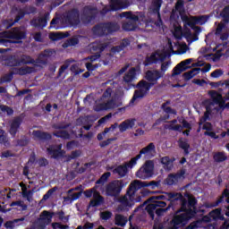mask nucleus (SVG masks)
I'll use <instances>...</instances> for the list:
<instances>
[{
    "label": "nucleus",
    "instance_id": "7c9ffc66",
    "mask_svg": "<svg viewBox=\"0 0 229 229\" xmlns=\"http://www.w3.org/2000/svg\"><path fill=\"white\" fill-rule=\"evenodd\" d=\"M133 126H135V120H126L119 125V130L120 131H126V130H130Z\"/></svg>",
    "mask_w": 229,
    "mask_h": 229
},
{
    "label": "nucleus",
    "instance_id": "f704fd0d",
    "mask_svg": "<svg viewBox=\"0 0 229 229\" xmlns=\"http://www.w3.org/2000/svg\"><path fill=\"white\" fill-rule=\"evenodd\" d=\"M22 17H24V14H21L18 15L16 17V19L14 20V21H12L10 20H6L4 21L3 26L4 28V30H8V28H12V26H13L14 22H19V21H21V19H22Z\"/></svg>",
    "mask_w": 229,
    "mask_h": 229
},
{
    "label": "nucleus",
    "instance_id": "e2e57ef3",
    "mask_svg": "<svg viewBox=\"0 0 229 229\" xmlns=\"http://www.w3.org/2000/svg\"><path fill=\"white\" fill-rule=\"evenodd\" d=\"M193 83H195V85H199V87H203L204 85H207V81L205 80H199V79H194Z\"/></svg>",
    "mask_w": 229,
    "mask_h": 229
},
{
    "label": "nucleus",
    "instance_id": "b1692460",
    "mask_svg": "<svg viewBox=\"0 0 229 229\" xmlns=\"http://www.w3.org/2000/svg\"><path fill=\"white\" fill-rule=\"evenodd\" d=\"M209 85L212 87V89H226L227 93L224 97V99L228 100L229 99V81H218V82H210Z\"/></svg>",
    "mask_w": 229,
    "mask_h": 229
},
{
    "label": "nucleus",
    "instance_id": "7ed1b4c3",
    "mask_svg": "<svg viewBox=\"0 0 229 229\" xmlns=\"http://www.w3.org/2000/svg\"><path fill=\"white\" fill-rule=\"evenodd\" d=\"M162 6V0H153L152 6L150 10L153 13H157L158 21L155 22L153 21H146V17L144 14L140 13H131V12L122 13L120 17H125V19H129L127 22L123 24V30L125 31H135L137 30V24L139 22H143L145 26H151L152 28L162 26V20H160V7Z\"/></svg>",
    "mask_w": 229,
    "mask_h": 229
},
{
    "label": "nucleus",
    "instance_id": "412c9836",
    "mask_svg": "<svg viewBox=\"0 0 229 229\" xmlns=\"http://www.w3.org/2000/svg\"><path fill=\"white\" fill-rule=\"evenodd\" d=\"M210 50L216 51V54L206 55H204V58H206V60H212V62H217L219 58H221V55H223V53H221V51L223 50V48H221V45H218L217 47H216V45L213 44L210 47Z\"/></svg>",
    "mask_w": 229,
    "mask_h": 229
},
{
    "label": "nucleus",
    "instance_id": "5701e85b",
    "mask_svg": "<svg viewBox=\"0 0 229 229\" xmlns=\"http://www.w3.org/2000/svg\"><path fill=\"white\" fill-rule=\"evenodd\" d=\"M137 74H139V68H131L123 76V81L125 83H131L137 80Z\"/></svg>",
    "mask_w": 229,
    "mask_h": 229
},
{
    "label": "nucleus",
    "instance_id": "2eb2a0df",
    "mask_svg": "<svg viewBox=\"0 0 229 229\" xmlns=\"http://www.w3.org/2000/svg\"><path fill=\"white\" fill-rule=\"evenodd\" d=\"M168 130H173L174 131H182L183 128L191 130V123H187L184 118L181 117L177 120H173L165 125Z\"/></svg>",
    "mask_w": 229,
    "mask_h": 229
},
{
    "label": "nucleus",
    "instance_id": "c9c22d12",
    "mask_svg": "<svg viewBox=\"0 0 229 229\" xmlns=\"http://www.w3.org/2000/svg\"><path fill=\"white\" fill-rule=\"evenodd\" d=\"M128 223V217L123 215H116L115 216V225L118 226H124Z\"/></svg>",
    "mask_w": 229,
    "mask_h": 229
},
{
    "label": "nucleus",
    "instance_id": "6ab92c4d",
    "mask_svg": "<svg viewBox=\"0 0 229 229\" xmlns=\"http://www.w3.org/2000/svg\"><path fill=\"white\" fill-rule=\"evenodd\" d=\"M123 187H124L123 181H114L106 187V194L107 196H117L123 190Z\"/></svg>",
    "mask_w": 229,
    "mask_h": 229
},
{
    "label": "nucleus",
    "instance_id": "f257e3e1",
    "mask_svg": "<svg viewBox=\"0 0 229 229\" xmlns=\"http://www.w3.org/2000/svg\"><path fill=\"white\" fill-rule=\"evenodd\" d=\"M180 17L182 22H184L185 26H190L194 32H191V30L187 28H185L184 30H182V26L177 23L174 25L173 35L174 38L180 40L182 37H184L189 44L196 42V40H198V33H201V29L196 25L199 24V26H202V24H205L207 21H208V18H207V16L189 17L187 14H185V11L183 10V0L177 1L175 9L172 12V22H178V19H180Z\"/></svg>",
    "mask_w": 229,
    "mask_h": 229
},
{
    "label": "nucleus",
    "instance_id": "e433bc0d",
    "mask_svg": "<svg viewBox=\"0 0 229 229\" xmlns=\"http://www.w3.org/2000/svg\"><path fill=\"white\" fill-rule=\"evenodd\" d=\"M139 183L140 184L141 189L142 187H150L151 189H157V187L160 185V182L155 181L149 182L139 181Z\"/></svg>",
    "mask_w": 229,
    "mask_h": 229
},
{
    "label": "nucleus",
    "instance_id": "680f3d73",
    "mask_svg": "<svg viewBox=\"0 0 229 229\" xmlns=\"http://www.w3.org/2000/svg\"><path fill=\"white\" fill-rule=\"evenodd\" d=\"M169 67H171V61H166V62L163 63L161 65L162 72H165V71H167V69H169Z\"/></svg>",
    "mask_w": 229,
    "mask_h": 229
},
{
    "label": "nucleus",
    "instance_id": "774afa93",
    "mask_svg": "<svg viewBox=\"0 0 229 229\" xmlns=\"http://www.w3.org/2000/svg\"><path fill=\"white\" fill-rule=\"evenodd\" d=\"M111 117H112V114L106 115L105 117L101 118L98 121V124H103V123H106V121H108V119H110Z\"/></svg>",
    "mask_w": 229,
    "mask_h": 229
},
{
    "label": "nucleus",
    "instance_id": "09e8293b",
    "mask_svg": "<svg viewBox=\"0 0 229 229\" xmlns=\"http://www.w3.org/2000/svg\"><path fill=\"white\" fill-rule=\"evenodd\" d=\"M225 74V72L221 69H216L214 72H211L210 76L211 78H221Z\"/></svg>",
    "mask_w": 229,
    "mask_h": 229
},
{
    "label": "nucleus",
    "instance_id": "c03bdc74",
    "mask_svg": "<svg viewBox=\"0 0 229 229\" xmlns=\"http://www.w3.org/2000/svg\"><path fill=\"white\" fill-rule=\"evenodd\" d=\"M117 126H119V125L117 123H114L110 128L105 129L103 133H100L98 135V140H103V135H106V133H108V131H114V130H115V128H117Z\"/></svg>",
    "mask_w": 229,
    "mask_h": 229
},
{
    "label": "nucleus",
    "instance_id": "ddd939ff",
    "mask_svg": "<svg viewBox=\"0 0 229 229\" xmlns=\"http://www.w3.org/2000/svg\"><path fill=\"white\" fill-rule=\"evenodd\" d=\"M192 62H194V59L190 58L182 61L180 64H178L173 71V73L170 77V81H180V74H182L183 71H187L189 65H191Z\"/></svg>",
    "mask_w": 229,
    "mask_h": 229
},
{
    "label": "nucleus",
    "instance_id": "bf43d9fd",
    "mask_svg": "<svg viewBox=\"0 0 229 229\" xmlns=\"http://www.w3.org/2000/svg\"><path fill=\"white\" fill-rule=\"evenodd\" d=\"M56 191V188H53L51 190H49L44 196H43V199L46 201L47 199H49V198H51V196H53V192H55Z\"/></svg>",
    "mask_w": 229,
    "mask_h": 229
},
{
    "label": "nucleus",
    "instance_id": "49530a36",
    "mask_svg": "<svg viewBox=\"0 0 229 229\" xmlns=\"http://www.w3.org/2000/svg\"><path fill=\"white\" fill-rule=\"evenodd\" d=\"M92 47L95 51H105V48L106 47V44L94 43Z\"/></svg>",
    "mask_w": 229,
    "mask_h": 229
},
{
    "label": "nucleus",
    "instance_id": "13d9d810",
    "mask_svg": "<svg viewBox=\"0 0 229 229\" xmlns=\"http://www.w3.org/2000/svg\"><path fill=\"white\" fill-rule=\"evenodd\" d=\"M52 228L53 229H68L69 226L64 225L61 223H54L52 224Z\"/></svg>",
    "mask_w": 229,
    "mask_h": 229
},
{
    "label": "nucleus",
    "instance_id": "bb28decb",
    "mask_svg": "<svg viewBox=\"0 0 229 229\" xmlns=\"http://www.w3.org/2000/svg\"><path fill=\"white\" fill-rule=\"evenodd\" d=\"M68 23L71 26H78L80 24V13L78 10H73L68 16Z\"/></svg>",
    "mask_w": 229,
    "mask_h": 229
},
{
    "label": "nucleus",
    "instance_id": "f8f14e48",
    "mask_svg": "<svg viewBox=\"0 0 229 229\" xmlns=\"http://www.w3.org/2000/svg\"><path fill=\"white\" fill-rule=\"evenodd\" d=\"M140 160V156H136L132 157L129 162L117 166L114 171V174H118L120 178H124L128 174V169H133L137 165V161Z\"/></svg>",
    "mask_w": 229,
    "mask_h": 229
},
{
    "label": "nucleus",
    "instance_id": "1a4fd4ad",
    "mask_svg": "<svg viewBox=\"0 0 229 229\" xmlns=\"http://www.w3.org/2000/svg\"><path fill=\"white\" fill-rule=\"evenodd\" d=\"M146 81H141L138 84V90L135 91L133 98H131L130 105H133L136 101H139V99H142L144 96L149 92V89L153 87V85H156V83L162 78V72L158 71H148L146 73L145 76Z\"/></svg>",
    "mask_w": 229,
    "mask_h": 229
},
{
    "label": "nucleus",
    "instance_id": "3c124183",
    "mask_svg": "<svg viewBox=\"0 0 229 229\" xmlns=\"http://www.w3.org/2000/svg\"><path fill=\"white\" fill-rule=\"evenodd\" d=\"M85 13H87V19L92 18V15L96 13V9H92L91 7H86L84 9Z\"/></svg>",
    "mask_w": 229,
    "mask_h": 229
},
{
    "label": "nucleus",
    "instance_id": "603ef678",
    "mask_svg": "<svg viewBox=\"0 0 229 229\" xmlns=\"http://www.w3.org/2000/svg\"><path fill=\"white\" fill-rule=\"evenodd\" d=\"M30 72H33V69L25 66L18 71V74H29Z\"/></svg>",
    "mask_w": 229,
    "mask_h": 229
},
{
    "label": "nucleus",
    "instance_id": "4c0bfd02",
    "mask_svg": "<svg viewBox=\"0 0 229 229\" xmlns=\"http://www.w3.org/2000/svg\"><path fill=\"white\" fill-rule=\"evenodd\" d=\"M220 16L223 17L224 22L228 24V22H229V0L227 1V5L221 12Z\"/></svg>",
    "mask_w": 229,
    "mask_h": 229
},
{
    "label": "nucleus",
    "instance_id": "69168bd1",
    "mask_svg": "<svg viewBox=\"0 0 229 229\" xmlns=\"http://www.w3.org/2000/svg\"><path fill=\"white\" fill-rule=\"evenodd\" d=\"M92 228H94V224L92 223H87L83 226L79 225L77 227V229H92Z\"/></svg>",
    "mask_w": 229,
    "mask_h": 229
},
{
    "label": "nucleus",
    "instance_id": "79ce46f5",
    "mask_svg": "<svg viewBox=\"0 0 229 229\" xmlns=\"http://www.w3.org/2000/svg\"><path fill=\"white\" fill-rule=\"evenodd\" d=\"M179 146L184 150L185 155H189V142L187 140L181 139L179 140Z\"/></svg>",
    "mask_w": 229,
    "mask_h": 229
},
{
    "label": "nucleus",
    "instance_id": "423d86ee",
    "mask_svg": "<svg viewBox=\"0 0 229 229\" xmlns=\"http://www.w3.org/2000/svg\"><path fill=\"white\" fill-rule=\"evenodd\" d=\"M177 198H182V194L163 193L162 195L153 196L148 199V205H147L146 210L153 219L155 217V212L157 216H162L170 208V206H168L167 208H164L167 204L165 201H160L159 199H166V201H170V199H176Z\"/></svg>",
    "mask_w": 229,
    "mask_h": 229
},
{
    "label": "nucleus",
    "instance_id": "393cba45",
    "mask_svg": "<svg viewBox=\"0 0 229 229\" xmlns=\"http://www.w3.org/2000/svg\"><path fill=\"white\" fill-rule=\"evenodd\" d=\"M4 37L7 38H14L15 40H21L24 38L25 34L21 29H13V31L4 32Z\"/></svg>",
    "mask_w": 229,
    "mask_h": 229
},
{
    "label": "nucleus",
    "instance_id": "de8ad7c7",
    "mask_svg": "<svg viewBox=\"0 0 229 229\" xmlns=\"http://www.w3.org/2000/svg\"><path fill=\"white\" fill-rule=\"evenodd\" d=\"M162 108L165 113L170 114V115H176V112L174 109H172L170 106H168L167 105L164 104L162 106Z\"/></svg>",
    "mask_w": 229,
    "mask_h": 229
},
{
    "label": "nucleus",
    "instance_id": "cd10ccee",
    "mask_svg": "<svg viewBox=\"0 0 229 229\" xmlns=\"http://www.w3.org/2000/svg\"><path fill=\"white\" fill-rule=\"evenodd\" d=\"M47 152L53 158H58V157H64V151L62 150V145L57 147H50L47 148Z\"/></svg>",
    "mask_w": 229,
    "mask_h": 229
},
{
    "label": "nucleus",
    "instance_id": "9d476101",
    "mask_svg": "<svg viewBox=\"0 0 229 229\" xmlns=\"http://www.w3.org/2000/svg\"><path fill=\"white\" fill-rule=\"evenodd\" d=\"M219 219L224 220L225 217L223 214H221V209L216 208L211 211L208 216H203L201 220L191 223L186 229H198L203 223H210V221H217Z\"/></svg>",
    "mask_w": 229,
    "mask_h": 229
},
{
    "label": "nucleus",
    "instance_id": "9b49d317",
    "mask_svg": "<svg viewBox=\"0 0 229 229\" xmlns=\"http://www.w3.org/2000/svg\"><path fill=\"white\" fill-rule=\"evenodd\" d=\"M98 58H99V55H91L90 57L84 58L80 63L72 64L71 66L72 72H74V74H81V72H83V70L80 69L83 64L86 65L88 71H96L98 65H93L92 62H96Z\"/></svg>",
    "mask_w": 229,
    "mask_h": 229
},
{
    "label": "nucleus",
    "instance_id": "2f4dec72",
    "mask_svg": "<svg viewBox=\"0 0 229 229\" xmlns=\"http://www.w3.org/2000/svg\"><path fill=\"white\" fill-rule=\"evenodd\" d=\"M199 72H201V69L194 68L189 72H186L183 74V78H184V80H192V78H194V76H198V74H199Z\"/></svg>",
    "mask_w": 229,
    "mask_h": 229
},
{
    "label": "nucleus",
    "instance_id": "6e6552de",
    "mask_svg": "<svg viewBox=\"0 0 229 229\" xmlns=\"http://www.w3.org/2000/svg\"><path fill=\"white\" fill-rule=\"evenodd\" d=\"M187 51H189V47H187V44H179L177 46V51L174 52L173 42H171V39H168L165 47L157 50L147 58L145 65H149V64H156V62L162 61L166 58V56H171V55H185Z\"/></svg>",
    "mask_w": 229,
    "mask_h": 229
},
{
    "label": "nucleus",
    "instance_id": "338daca9",
    "mask_svg": "<svg viewBox=\"0 0 229 229\" xmlns=\"http://www.w3.org/2000/svg\"><path fill=\"white\" fill-rule=\"evenodd\" d=\"M205 65V63L201 61V57H199L198 62L191 64V67H202Z\"/></svg>",
    "mask_w": 229,
    "mask_h": 229
},
{
    "label": "nucleus",
    "instance_id": "4468645a",
    "mask_svg": "<svg viewBox=\"0 0 229 229\" xmlns=\"http://www.w3.org/2000/svg\"><path fill=\"white\" fill-rule=\"evenodd\" d=\"M155 169V164L153 161H147L137 172L136 176L140 180H148L153 176V170Z\"/></svg>",
    "mask_w": 229,
    "mask_h": 229
},
{
    "label": "nucleus",
    "instance_id": "a18cd8bd",
    "mask_svg": "<svg viewBox=\"0 0 229 229\" xmlns=\"http://www.w3.org/2000/svg\"><path fill=\"white\" fill-rule=\"evenodd\" d=\"M55 137H61L63 139H71V134L65 129H61L57 133H55Z\"/></svg>",
    "mask_w": 229,
    "mask_h": 229
},
{
    "label": "nucleus",
    "instance_id": "4d7b16f0",
    "mask_svg": "<svg viewBox=\"0 0 229 229\" xmlns=\"http://www.w3.org/2000/svg\"><path fill=\"white\" fill-rule=\"evenodd\" d=\"M69 65H71V63L69 61H66L64 64H63L60 68L59 74H64L67 69H69Z\"/></svg>",
    "mask_w": 229,
    "mask_h": 229
},
{
    "label": "nucleus",
    "instance_id": "6e6d98bb",
    "mask_svg": "<svg viewBox=\"0 0 229 229\" xmlns=\"http://www.w3.org/2000/svg\"><path fill=\"white\" fill-rule=\"evenodd\" d=\"M221 201H223V199H220L216 200V202L206 203L205 208H214V207H217V205H219V203H221Z\"/></svg>",
    "mask_w": 229,
    "mask_h": 229
},
{
    "label": "nucleus",
    "instance_id": "c85d7f7f",
    "mask_svg": "<svg viewBox=\"0 0 229 229\" xmlns=\"http://www.w3.org/2000/svg\"><path fill=\"white\" fill-rule=\"evenodd\" d=\"M47 20H49V13H47L45 16V18L38 19V20H33L31 21L32 26H35V28H46L47 26Z\"/></svg>",
    "mask_w": 229,
    "mask_h": 229
},
{
    "label": "nucleus",
    "instance_id": "37998d69",
    "mask_svg": "<svg viewBox=\"0 0 229 229\" xmlns=\"http://www.w3.org/2000/svg\"><path fill=\"white\" fill-rule=\"evenodd\" d=\"M227 157L225 152H218L214 155V160L215 162H225L226 160Z\"/></svg>",
    "mask_w": 229,
    "mask_h": 229
},
{
    "label": "nucleus",
    "instance_id": "4be33fe9",
    "mask_svg": "<svg viewBox=\"0 0 229 229\" xmlns=\"http://www.w3.org/2000/svg\"><path fill=\"white\" fill-rule=\"evenodd\" d=\"M142 155H145V158H151V157H155V145H153V143H149L140 151V154L137 155V157L140 156V158H141Z\"/></svg>",
    "mask_w": 229,
    "mask_h": 229
},
{
    "label": "nucleus",
    "instance_id": "58836bf2",
    "mask_svg": "<svg viewBox=\"0 0 229 229\" xmlns=\"http://www.w3.org/2000/svg\"><path fill=\"white\" fill-rule=\"evenodd\" d=\"M21 124L20 119H15L11 124L10 133L11 135H15L17 133V128H19Z\"/></svg>",
    "mask_w": 229,
    "mask_h": 229
},
{
    "label": "nucleus",
    "instance_id": "f3484780",
    "mask_svg": "<svg viewBox=\"0 0 229 229\" xmlns=\"http://www.w3.org/2000/svg\"><path fill=\"white\" fill-rule=\"evenodd\" d=\"M86 198H92L93 199L89 203V207H99L103 203V197L96 191V188L87 190L84 191Z\"/></svg>",
    "mask_w": 229,
    "mask_h": 229
},
{
    "label": "nucleus",
    "instance_id": "aec40b11",
    "mask_svg": "<svg viewBox=\"0 0 229 229\" xmlns=\"http://www.w3.org/2000/svg\"><path fill=\"white\" fill-rule=\"evenodd\" d=\"M185 179V171L182 170L176 174H169L165 179L166 185H174V183H178V182H182Z\"/></svg>",
    "mask_w": 229,
    "mask_h": 229
},
{
    "label": "nucleus",
    "instance_id": "dca6fc26",
    "mask_svg": "<svg viewBox=\"0 0 229 229\" xmlns=\"http://www.w3.org/2000/svg\"><path fill=\"white\" fill-rule=\"evenodd\" d=\"M119 30V26L117 24L113 23H103L93 29V32L95 35H108V33H112L113 31H117Z\"/></svg>",
    "mask_w": 229,
    "mask_h": 229
},
{
    "label": "nucleus",
    "instance_id": "20e7f679",
    "mask_svg": "<svg viewBox=\"0 0 229 229\" xmlns=\"http://www.w3.org/2000/svg\"><path fill=\"white\" fill-rule=\"evenodd\" d=\"M208 96L212 100L205 101L206 113L204 114V117L200 120L198 131H200L201 129L210 131L212 130V124L210 123H205V121L210 119V115L219 114V112L225 108V101L223 100L222 94H219L216 90H211L208 92Z\"/></svg>",
    "mask_w": 229,
    "mask_h": 229
},
{
    "label": "nucleus",
    "instance_id": "a19ab883",
    "mask_svg": "<svg viewBox=\"0 0 229 229\" xmlns=\"http://www.w3.org/2000/svg\"><path fill=\"white\" fill-rule=\"evenodd\" d=\"M33 137L36 139H51V135L40 131H34Z\"/></svg>",
    "mask_w": 229,
    "mask_h": 229
},
{
    "label": "nucleus",
    "instance_id": "473e14b6",
    "mask_svg": "<svg viewBox=\"0 0 229 229\" xmlns=\"http://www.w3.org/2000/svg\"><path fill=\"white\" fill-rule=\"evenodd\" d=\"M22 221H24V217L8 221L5 223L4 226L7 229H13L14 227L19 226V223H22Z\"/></svg>",
    "mask_w": 229,
    "mask_h": 229
},
{
    "label": "nucleus",
    "instance_id": "0eeeda50",
    "mask_svg": "<svg viewBox=\"0 0 229 229\" xmlns=\"http://www.w3.org/2000/svg\"><path fill=\"white\" fill-rule=\"evenodd\" d=\"M140 189H142V186H140L139 180H134L131 182L127 193L123 197H121L119 199V205L117 208L118 212L128 210L129 207H131L132 205H135V203L141 201L144 194L142 191H139Z\"/></svg>",
    "mask_w": 229,
    "mask_h": 229
},
{
    "label": "nucleus",
    "instance_id": "c756f323",
    "mask_svg": "<svg viewBox=\"0 0 229 229\" xmlns=\"http://www.w3.org/2000/svg\"><path fill=\"white\" fill-rule=\"evenodd\" d=\"M173 162H174V158H169V157H164L161 158V164L166 171H171L173 169Z\"/></svg>",
    "mask_w": 229,
    "mask_h": 229
},
{
    "label": "nucleus",
    "instance_id": "39448f33",
    "mask_svg": "<svg viewBox=\"0 0 229 229\" xmlns=\"http://www.w3.org/2000/svg\"><path fill=\"white\" fill-rule=\"evenodd\" d=\"M124 93L121 90L114 91L112 89L108 88L103 93L102 97L96 100L95 105L93 106V110L95 112H106L108 110H114L121 106L119 98H123Z\"/></svg>",
    "mask_w": 229,
    "mask_h": 229
},
{
    "label": "nucleus",
    "instance_id": "0e129e2a",
    "mask_svg": "<svg viewBox=\"0 0 229 229\" xmlns=\"http://www.w3.org/2000/svg\"><path fill=\"white\" fill-rule=\"evenodd\" d=\"M56 24H58V19L55 18L52 20L50 23V28H54V30H60V27L57 26Z\"/></svg>",
    "mask_w": 229,
    "mask_h": 229
},
{
    "label": "nucleus",
    "instance_id": "72a5a7b5",
    "mask_svg": "<svg viewBox=\"0 0 229 229\" xmlns=\"http://www.w3.org/2000/svg\"><path fill=\"white\" fill-rule=\"evenodd\" d=\"M69 37V33H63V32H53V33H50L49 35V38L51 40H60V38H65Z\"/></svg>",
    "mask_w": 229,
    "mask_h": 229
},
{
    "label": "nucleus",
    "instance_id": "a211bd4d",
    "mask_svg": "<svg viewBox=\"0 0 229 229\" xmlns=\"http://www.w3.org/2000/svg\"><path fill=\"white\" fill-rule=\"evenodd\" d=\"M128 6H130V2L128 0H111L110 8L108 6H105L102 10V14L106 13L110 10H121L122 8H128Z\"/></svg>",
    "mask_w": 229,
    "mask_h": 229
},
{
    "label": "nucleus",
    "instance_id": "864d4df0",
    "mask_svg": "<svg viewBox=\"0 0 229 229\" xmlns=\"http://www.w3.org/2000/svg\"><path fill=\"white\" fill-rule=\"evenodd\" d=\"M100 217H101V219H104L105 221H106L112 217V212H110V211L101 212Z\"/></svg>",
    "mask_w": 229,
    "mask_h": 229
},
{
    "label": "nucleus",
    "instance_id": "ea45409f",
    "mask_svg": "<svg viewBox=\"0 0 229 229\" xmlns=\"http://www.w3.org/2000/svg\"><path fill=\"white\" fill-rule=\"evenodd\" d=\"M72 191L74 190H70L68 191V197L65 198L66 201H69V199L71 201H74L76 199H80V196H81V192H76V193H72Z\"/></svg>",
    "mask_w": 229,
    "mask_h": 229
},
{
    "label": "nucleus",
    "instance_id": "a878e982",
    "mask_svg": "<svg viewBox=\"0 0 229 229\" xmlns=\"http://www.w3.org/2000/svg\"><path fill=\"white\" fill-rule=\"evenodd\" d=\"M216 35H220L221 40H226L228 38V28H226V24H225V22H221L218 24Z\"/></svg>",
    "mask_w": 229,
    "mask_h": 229
},
{
    "label": "nucleus",
    "instance_id": "f03ea898",
    "mask_svg": "<svg viewBox=\"0 0 229 229\" xmlns=\"http://www.w3.org/2000/svg\"><path fill=\"white\" fill-rule=\"evenodd\" d=\"M187 202H182V213L178 211L171 222L164 224L156 223L154 229H179L180 226L186 225L189 219H192L198 214L196 212V199L191 195H187Z\"/></svg>",
    "mask_w": 229,
    "mask_h": 229
},
{
    "label": "nucleus",
    "instance_id": "052dcab7",
    "mask_svg": "<svg viewBox=\"0 0 229 229\" xmlns=\"http://www.w3.org/2000/svg\"><path fill=\"white\" fill-rule=\"evenodd\" d=\"M0 109L2 112H6L7 115H12L13 114V110L6 106H1Z\"/></svg>",
    "mask_w": 229,
    "mask_h": 229
},
{
    "label": "nucleus",
    "instance_id": "8fccbe9b",
    "mask_svg": "<svg viewBox=\"0 0 229 229\" xmlns=\"http://www.w3.org/2000/svg\"><path fill=\"white\" fill-rule=\"evenodd\" d=\"M10 207H20L21 210H26L27 208L26 205H24V202L21 200L11 203Z\"/></svg>",
    "mask_w": 229,
    "mask_h": 229
},
{
    "label": "nucleus",
    "instance_id": "5fc2aeb1",
    "mask_svg": "<svg viewBox=\"0 0 229 229\" xmlns=\"http://www.w3.org/2000/svg\"><path fill=\"white\" fill-rule=\"evenodd\" d=\"M108 178H110V172H107L106 174H104L100 179L97 182L98 184L99 183H105V182H106V180H108Z\"/></svg>",
    "mask_w": 229,
    "mask_h": 229
}]
</instances>
